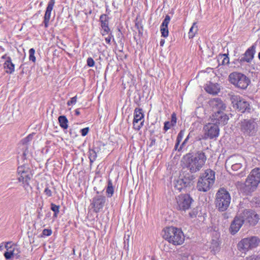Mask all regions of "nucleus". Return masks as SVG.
I'll list each match as a JSON object with an SVG mask.
<instances>
[{
    "instance_id": "45",
    "label": "nucleus",
    "mask_w": 260,
    "mask_h": 260,
    "mask_svg": "<svg viewBox=\"0 0 260 260\" xmlns=\"http://www.w3.org/2000/svg\"><path fill=\"white\" fill-rule=\"evenodd\" d=\"M173 126L170 121H166L164 123V129L165 132H167Z\"/></svg>"
},
{
    "instance_id": "9",
    "label": "nucleus",
    "mask_w": 260,
    "mask_h": 260,
    "mask_svg": "<svg viewBox=\"0 0 260 260\" xmlns=\"http://www.w3.org/2000/svg\"><path fill=\"white\" fill-rule=\"evenodd\" d=\"M259 242V239L256 236H251L242 239L238 244L239 251L244 252L256 247Z\"/></svg>"
},
{
    "instance_id": "13",
    "label": "nucleus",
    "mask_w": 260,
    "mask_h": 260,
    "mask_svg": "<svg viewBox=\"0 0 260 260\" xmlns=\"http://www.w3.org/2000/svg\"><path fill=\"white\" fill-rule=\"evenodd\" d=\"M177 208L179 210L185 211L190 207L193 201L192 198L188 194H181L176 198Z\"/></svg>"
},
{
    "instance_id": "12",
    "label": "nucleus",
    "mask_w": 260,
    "mask_h": 260,
    "mask_svg": "<svg viewBox=\"0 0 260 260\" xmlns=\"http://www.w3.org/2000/svg\"><path fill=\"white\" fill-rule=\"evenodd\" d=\"M7 251L4 253V256L7 260L12 257L18 258L20 257V248L16 244H12L11 242H7L5 245Z\"/></svg>"
},
{
    "instance_id": "35",
    "label": "nucleus",
    "mask_w": 260,
    "mask_h": 260,
    "mask_svg": "<svg viewBox=\"0 0 260 260\" xmlns=\"http://www.w3.org/2000/svg\"><path fill=\"white\" fill-rule=\"evenodd\" d=\"M35 50L34 48H31L29 50V59L32 62L36 61V57L35 56Z\"/></svg>"
},
{
    "instance_id": "37",
    "label": "nucleus",
    "mask_w": 260,
    "mask_h": 260,
    "mask_svg": "<svg viewBox=\"0 0 260 260\" xmlns=\"http://www.w3.org/2000/svg\"><path fill=\"white\" fill-rule=\"evenodd\" d=\"M199 213V209L198 208H193L189 213L190 217L193 218L197 217Z\"/></svg>"
},
{
    "instance_id": "31",
    "label": "nucleus",
    "mask_w": 260,
    "mask_h": 260,
    "mask_svg": "<svg viewBox=\"0 0 260 260\" xmlns=\"http://www.w3.org/2000/svg\"><path fill=\"white\" fill-rule=\"evenodd\" d=\"M198 31V26L197 25V23L194 22L189 29L188 32V36L189 38H192L196 35Z\"/></svg>"
},
{
    "instance_id": "22",
    "label": "nucleus",
    "mask_w": 260,
    "mask_h": 260,
    "mask_svg": "<svg viewBox=\"0 0 260 260\" xmlns=\"http://www.w3.org/2000/svg\"><path fill=\"white\" fill-rule=\"evenodd\" d=\"M55 3V0H50L48 3L47 7L46 9L45 15L44 17V24L45 28H47L49 26V22L50 19L51 12Z\"/></svg>"
},
{
    "instance_id": "56",
    "label": "nucleus",
    "mask_w": 260,
    "mask_h": 260,
    "mask_svg": "<svg viewBox=\"0 0 260 260\" xmlns=\"http://www.w3.org/2000/svg\"><path fill=\"white\" fill-rule=\"evenodd\" d=\"M80 114V112L79 111V109H77L75 110V114L76 115H79Z\"/></svg>"
},
{
    "instance_id": "8",
    "label": "nucleus",
    "mask_w": 260,
    "mask_h": 260,
    "mask_svg": "<svg viewBox=\"0 0 260 260\" xmlns=\"http://www.w3.org/2000/svg\"><path fill=\"white\" fill-rule=\"evenodd\" d=\"M244 222L249 226L256 225L260 219L259 215L252 209H243L239 211Z\"/></svg>"
},
{
    "instance_id": "48",
    "label": "nucleus",
    "mask_w": 260,
    "mask_h": 260,
    "mask_svg": "<svg viewBox=\"0 0 260 260\" xmlns=\"http://www.w3.org/2000/svg\"><path fill=\"white\" fill-rule=\"evenodd\" d=\"M176 114L174 113L172 114L171 116V121L170 123L174 126L176 123Z\"/></svg>"
},
{
    "instance_id": "25",
    "label": "nucleus",
    "mask_w": 260,
    "mask_h": 260,
    "mask_svg": "<svg viewBox=\"0 0 260 260\" xmlns=\"http://www.w3.org/2000/svg\"><path fill=\"white\" fill-rule=\"evenodd\" d=\"M4 67L6 69V72L8 74H11L14 72L15 65L12 62L11 57H7V60L4 64Z\"/></svg>"
},
{
    "instance_id": "58",
    "label": "nucleus",
    "mask_w": 260,
    "mask_h": 260,
    "mask_svg": "<svg viewBox=\"0 0 260 260\" xmlns=\"http://www.w3.org/2000/svg\"><path fill=\"white\" fill-rule=\"evenodd\" d=\"M7 57H10V56H7V54H5L2 57V59H6L7 60Z\"/></svg>"
},
{
    "instance_id": "20",
    "label": "nucleus",
    "mask_w": 260,
    "mask_h": 260,
    "mask_svg": "<svg viewBox=\"0 0 260 260\" xmlns=\"http://www.w3.org/2000/svg\"><path fill=\"white\" fill-rule=\"evenodd\" d=\"M244 223L242 216L239 211L231 223L230 226L231 233L233 235L237 233Z\"/></svg>"
},
{
    "instance_id": "63",
    "label": "nucleus",
    "mask_w": 260,
    "mask_h": 260,
    "mask_svg": "<svg viewBox=\"0 0 260 260\" xmlns=\"http://www.w3.org/2000/svg\"><path fill=\"white\" fill-rule=\"evenodd\" d=\"M151 260H156L154 257H152Z\"/></svg>"
},
{
    "instance_id": "60",
    "label": "nucleus",
    "mask_w": 260,
    "mask_h": 260,
    "mask_svg": "<svg viewBox=\"0 0 260 260\" xmlns=\"http://www.w3.org/2000/svg\"><path fill=\"white\" fill-rule=\"evenodd\" d=\"M178 145H179V144H177V142H176V144H175V148H176V149H177V147H178Z\"/></svg>"
},
{
    "instance_id": "16",
    "label": "nucleus",
    "mask_w": 260,
    "mask_h": 260,
    "mask_svg": "<svg viewBox=\"0 0 260 260\" xmlns=\"http://www.w3.org/2000/svg\"><path fill=\"white\" fill-rule=\"evenodd\" d=\"M106 200V197L102 195H97L93 198L91 205L94 212L98 213L103 208Z\"/></svg>"
},
{
    "instance_id": "17",
    "label": "nucleus",
    "mask_w": 260,
    "mask_h": 260,
    "mask_svg": "<svg viewBox=\"0 0 260 260\" xmlns=\"http://www.w3.org/2000/svg\"><path fill=\"white\" fill-rule=\"evenodd\" d=\"M211 120L215 124L224 125L228 123L229 117L223 111L215 112L212 115Z\"/></svg>"
},
{
    "instance_id": "57",
    "label": "nucleus",
    "mask_w": 260,
    "mask_h": 260,
    "mask_svg": "<svg viewBox=\"0 0 260 260\" xmlns=\"http://www.w3.org/2000/svg\"><path fill=\"white\" fill-rule=\"evenodd\" d=\"M165 40H164V39H161V41H160V45L161 46H163V45H164V44H165Z\"/></svg>"
},
{
    "instance_id": "36",
    "label": "nucleus",
    "mask_w": 260,
    "mask_h": 260,
    "mask_svg": "<svg viewBox=\"0 0 260 260\" xmlns=\"http://www.w3.org/2000/svg\"><path fill=\"white\" fill-rule=\"evenodd\" d=\"M171 20V17L169 15H167L165 17V19L163 20L162 23H161L160 26H162L163 27H168V24L170 23Z\"/></svg>"
},
{
    "instance_id": "3",
    "label": "nucleus",
    "mask_w": 260,
    "mask_h": 260,
    "mask_svg": "<svg viewBox=\"0 0 260 260\" xmlns=\"http://www.w3.org/2000/svg\"><path fill=\"white\" fill-rule=\"evenodd\" d=\"M215 172L210 169L201 173L197 184V190L204 192L210 190L215 183Z\"/></svg>"
},
{
    "instance_id": "46",
    "label": "nucleus",
    "mask_w": 260,
    "mask_h": 260,
    "mask_svg": "<svg viewBox=\"0 0 260 260\" xmlns=\"http://www.w3.org/2000/svg\"><path fill=\"white\" fill-rule=\"evenodd\" d=\"M108 34V36L105 38V41L107 44L110 45L112 39L113 38V35L111 31Z\"/></svg>"
},
{
    "instance_id": "61",
    "label": "nucleus",
    "mask_w": 260,
    "mask_h": 260,
    "mask_svg": "<svg viewBox=\"0 0 260 260\" xmlns=\"http://www.w3.org/2000/svg\"><path fill=\"white\" fill-rule=\"evenodd\" d=\"M112 41H113L114 43H116V42H115V39H114V37H113V38H112Z\"/></svg>"
},
{
    "instance_id": "7",
    "label": "nucleus",
    "mask_w": 260,
    "mask_h": 260,
    "mask_svg": "<svg viewBox=\"0 0 260 260\" xmlns=\"http://www.w3.org/2000/svg\"><path fill=\"white\" fill-rule=\"evenodd\" d=\"M229 79L231 84L242 89H246L250 82L247 77L239 72L231 73L229 76Z\"/></svg>"
},
{
    "instance_id": "59",
    "label": "nucleus",
    "mask_w": 260,
    "mask_h": 260,
    "mask_svg": "<svg viewBox=\"0 0 260 260\" xmlns=\"http://www.w3.org/2000/svg\"><path fill=\"white\" fill-rule=\"evenodd\" d=\"M112 6H113L114 8H116V7H115V2H113L112 3Z\"/></svg>"
},
{
    "instance_id": "34",
    "label": "nucleus",
    "mask_w": 260,
    "mask_h": 260,
    "mask_svg": "<svg viewBox=\"0 0 260 260\" xmlns=\"http://www.w3.org/2000/svg\"><path fill=\"white\" fill-rule=\"evenodd\" d=\"M160 32L161 34V36L166 38L169 35V30L168 27H163L162 26H160Z\"/></svg>"
},
{
    "instance_id": "41",
    "label": "nucleus",
    "mask_w": 260,
    "mask_h": 260,
    "mask_svg": "<svg viewBox=\"0 0 260 260\" xmlns=\"http://www.w3.org/2000/svg\"><path fill=\"white\" fill-rule=\"evenodd\" d=\"M33 135L32 134H29L27 137L24 138L22 140L21 142L23 144H27L30 141L32 140Z\"/></svg>"
},
{
    "instance_id": "2",
    "label": "nucleus",
    "mask_w": 260,
    "mask_h": 260,
    "mask_svg": "<svg viewBox=\"0 0 260 260\" xmlns=\"http://www.w3.org/2000/svg\"><path fill=\"white\" fill-rule=\"evenodd\" d=\"M260 183V168H255L250 172L244 183H237V186L241 192L245 195H251Z\"/></svg>"
},
{
    "instance_id": "47",
    "label": "nucleus",
    "mask_w": 260,
    "mask_h": 260,
    "mask_svg": "<svg viewBox=\"0 0 260 260\" xmlns=\"http://www.w3.org/2000/svg\"><path fill=\"white\" fill-rule=\"evenodd\" d=\"M242 167V163H239V164L235 165L234 166L231 167L233 171H238Z\"/></svg>"
},
{
    "instance_id": "19",
    "label": "nucleus",
    "mask_w": 260,
    "mask_h": 260,
    "mask_svg": "<svg viewBox=\"0 0 260 260\" xmlns=\"http://www.w3.org/2000/svg\"><path fill=\"white\" fill-rule=\"evenodd\" d=\"M32 176L31 173L29 171H26L18 177V181L22 183L23 187L27 192H28L29 190L32 189L29 183V181L31 180Z\"/></svg>"
},
{
    "instance_id": "33",
    "label": "nucleus",
    "mask_w": 260,
    "mask_h": 260,
    "mask_svg": "<svg viewBox=\"0 0 260 260\" xmlns=\"http://www.w3.org/2000/svg\"><path fill=\"white\" fill-rule=\"evenodd\" d=\"M59 206L56 205L53 203L51 204V209L54 212L53 216L54 217H57V215L59 212Z\"/></svg>"
},
{
    "instance_id": "29",
    "label": "nucleus",
    "mask_w": 260,
    "mask_h": 260,
    "mask_svg": "<svg viewBox=\"0 0 260 260\" xmlns=\"http://www.w3.org/2000/svg\"><path fill=\"white\" fill-rule=\"evenodd\" d=\"M114 187L113 186L112 182L111 180H109L108 182V186L106 188V193L108 198L111 197L114 193Z\"/></svg>"
},
{
    "instance_id": "49",
    "label": "nucleus",
    "mask_w": 260,
    "mask_h": 260,
    "mask_svg": "<svg viewBox=\"0 0 260 260\" xmlns=\"http://www.w3.org/2000/svg\"><path fill=\"white\" fill-rule=\"evenodd\" d=\"M89 131V128L88 127L82 128L81 130V135L82 136H85L86 135H87Z\"/></svg>"
},
{
    "instance_id": "62",
    "label": "nucleus",
    "mask_w": 260,
    "mask_h": 260,
    "mask_svg": "<svg viewBox=\"0 0 260 260\" xmlns=\"http://www.w3.org/2000/svg\"><path fill=\"white\" fill-rule=\"evenodd\" d=\"M258 59H259V60H260V52H259L258 53Z\"/></svg>"
},
{
    "instance_id": "28",
    "label": "nucleus",
    "mask_w": 260,
    "mask_h": 260,
    "mask_svg": "<svg viewBox=\"0 0 260 260\" xmlns=\"http://www.w3.org/2000/svg\"><path fill=\"white\" fill-rule=\"evenodd\" d=\"M58 122L61 127L63 129H67L68 127V120L64 115H61L58 117Z\"/></svg>"
},
{
    "instance_id": "53",
    "label": "nucleus",
    "mask_w": 260,
    "mask_h": 260,
    "mask_svg": "<svg viewBox=\"0 0 260 260\" xmlns=\"http://www.w3.org/2000/svg\"><path fill=\"white\" fill-rule=\"evenodd\" d=\"M189 136H190V134H188V135L187 136L186 139L184 140V141H183V142L181 144L180 148H181L182 147H183L187 143V141H188V139L189 138Z\"/></svg>"
},
{
    "instance_id": "27",
    "label": "nucleus",
    "mask_w": 260,
    "mask_h": 260,
    "mask_svg": "<svg viewBox=\"0 0 260 260\" xmlns=\"http://www.w3.org/2000/svg\"><path fill=\"white\" fill-rule=\"evenodd\" d=\"M188 184V182L184 181L183 179H179L176 181L175 188L179 191H181L183 188L187 186Z\"/></svg>"
},
{
    "instance_id": "21",
    "label": "nucleus",
    "mask_w": 260,
    "mask_h": 260,
    "mask_svg": "<svg viewBox=\"0 0 260 260\" xmlns=\"http://www.w3.org/2000/svg\"><path fill=\"white\" fill-rule=\"evenodd\" d=\"M109 19L110 18L105 14H102L100 17L99 21L102 28L101 33L102 36L108 35L111 31L109 26Z\"/></svg>"
},
{
    "instance_id": "32",
    "label": "nucleus",
    "mask_w": 260,
    "mask_h": 260,
    "mask_svg": "<svg viewBox=\"0 0 260 260\" xmlns=\"http://www.w3.org/2000/svg\"><path fill=\"white\" fill-rule=\"evenodd\" d=\"M235 158L236 156H232L229 157L225 161V166L232 167L234 166L235 165Z\"/></svg>"
},
{
    "instance_id": "39",
    "label": "nucleus",
    "mask_w": 260,
    "mask_h": 260,
    "mask_svg": "<svg viewBox=\"0 0 260 260\" xmlns=\"http://www.w3.org/2000/svg\"><path fill=\"white\" fill-rule=\"evenodd\" d=\"M135 26L137 27L139 34L142 35L143 34V25L139 21L136 22Z\"/></svg>"
},
{
    "instance_id": "44",
    "label": "nucleus",
    "mask_w": 260,
    "mask_h": 260,
    "mask_svg": "<svg viewBox=\"0 0 260 260\" xmlns=\"http://www.w3.org/2000/svg\"><path fill=\"white\" fill-rule=\"evenodd\" d=\"M52 230L51 229H44L42 232V236H49L52 234Z\"/></svg>"
},
{
    "instance_id": "50",
    "label": "nucleus",
    "mask_w": 260,
    "mask_h": 260,
    "mask_svg": "<svg viewBox=\"0 0 260 260\" xmlns=\"http://www.w3.org/2000/svg\"><path fill=\"white\" fill-rule=\"evenodd\" d=\"M27 170H25V169L23 166H20L17 169V172L18 174V175H20L22 173H24Z\"/></svg>"
},
{
    "instance_id": "15",
    "label": "nucleus",
    "mask_w": 260,
    "mask_h": 260,
    "mask_svg": "<svg viewBox=\"0 0 260 260\" xmlns=\"http://www.w3.org/2000/svg\"><path fill=\"white\" fill-rule=\"evenodd\" d=\"M144 114L142 110L136 108L134 111V117L133 120V127L137 131H139L143 126L144 124Z\"/></svg>"
},
{
    "instance_id": "6",
    "label": "nucleus",
    "mask_w": 260,
    "mask_h": 260,
    "mask_svg": "<svg viewBox=\"0 0 260 260\" xmlns=\"http://www.w3.org/2000/svg\"><path fill=\"white\" fill-rule=\"evenodd\" d=\"M231 196L224 188H220L216 194L215 205L220 211H225L231 203Z\"/></svg>"
},
{
    "instance_id": "11",
    "label": "nucleus",
    "mask_w": 260,
    "mask_h": 260,
    "mask_svg": "<svg viewBox=\"0 0 260 260\" xmlns=\"http://www.w3.org/2000/svg\"><path fill=\"white\" fill-rule=\"evenodd\" d=\"M256 53V45L253 44L249 47L237 59V62L241 65L245 63H251L253 60Z\"/></svg>"
},
{
    "instance_id": "42",
    "label": "nucleus",
    "mask_w": 260,
    "mask_h": 260,
    "mask_svg": "<svg viewBox=\"0 0 260 260\" xmlns=\"http://www.w3.org/2000/svg\"><path fill=\"white\" fill-rule=\"evenodd\" d=\"M95 62L92 57H88L87 59V64L89 67H92L94 66Z\"/></svg>"
},
{
    "instance_id": "14",
    "label": "nucleus",
    "mask_w": 260,
    "mask_h": 260,
    "mask_svg": "<svg viewBox=\"0 0 260 260\" xmlns=\"http://www.w3.org/2000/svg\"><path fill=\"white\" fill-rule=\"evenodd\" d=\"M205 138L213 139L219 135V128L217 124L214 123H208L204 127Z\"/></svg>"
},
{
    "instance_id": "43",
    "label": "nucleus",
    "mask_w": 260,
    "mask_h": 260,
    "mask_svg": "<svg viewBox=\"0 0 260 260\" xmlns=\"http://www.w3.org/2000/svg\"><path fill=\"white\" fill-rule=\"evenodd\" d=\"M77 96H75L73 98H72L70 100H69L68 102H67V105L68 106H71L72 105H75L76 102H77Z\"/></svg>"
},
{
    "instance_id": "54",
    "label": "nucleus",
    "mask_w": 260,
    "mask_h": 260,
    "mask_svg": "<svg viewBox=\"0 0 260 260\" xmlns=\"http://www.w3.org/2000/svg\"><path fill=\"white\" fill-rule=\"evenodd\" d=\"M106 12L107 13L106 15L108 16L111 13V10L109 9V6L108 5H106Z\"/></svg>"
},
{
    "instance_id": "5",
    "label": "nucleus",
    "mask_w": 260,
    "mask_h": 260,
    "mask_svg": "<svg viewBox=\"0 0 260 260\" xmlns=\"http://www.w3.org/2000/svg\"><path fill=\"white\" fill-rule=\"evenodd\" d=\"M238 127L241 135L249 138L256 135L258 125L253 119H243L239 123Z\"/></svg>"
},
{
    "instance_id": "38",
    "label": "nucleus",
    "mask_w": 260,
    "mask_h": 260,
    "mask_svg": "<svg viewBox=\"0 0 260 260\" xmlns=\"http://www.w3.org/2000/svg\"><path fill=\"white\" fill-rule=\"evenodd\" d=\"M184 135V131L181 130L178 134L176 141H177V144H179L180 142L182 141Z\"/></svg>"
},
{
    "instance_id": "30",
    "label": "nucleus",
    "mask_w": 260,
    "mask_h": 260,
    "mask_svg": "<svg viewBox=\"0 0 260 260\" xmlns=\"http://www.w3.org/2000/svg\"><path fill=\"white\" fill-rule=\"evenodd\" d=\"M221 60V64L226 65L229 63V58L226 54H220L218 57V61Z\"/></svg>"
},
{
    "instance_id": "23",
    "label": "nucleus",
    "mask_w": 260,
    "mask_h": 260,
    "mask_svg": "<svg viewBox=\"0 0 260 260\" xmlns=\"http://www.w3.org/2000/svg\"><path fill=\"white\" fill-rule=\"evenodd\" d=\"M215 238H213L211 241L209 247L210 251L214 254L219 252L220 249V242L219 240V238L220 237L219 234L215 232Z\"/></svg>"
},
{
    "instance_id": "24",
    "label": "nucleus",
    "mask_w": 260,
    "mask_h": 260,
    "mask_svg": "<svg viewBox=\"0 0 260 260\" xmlns=\"http://www.w3.org/2000/svg\"><path fill=\"white\" fill-rule=\"evenodd\" d=\"M219 85L217 83L210 82L205 87V90L208 93L211 94H217L220 91Z\"/></svg>"
},
{
    "instance_id": "1",
    "label": "nucleus",
    "mask_w": 260,
    "mask_h": 260,
    "mask_svg": "<svg viewBox=\"0 0 260 260\" xmlns=\"http://www.w3.org/2000/svg\"><path fill=\"white\" fill-rule=\"evenodd\" d=\"M207 156L203 151H198L194 154L187 153L182 158L184 166L191 173L199 172L205 165Z\"/></svg>"
},
{
    "instance_id": "4",
    "label": "nucleus",
    "mask_w": 260,
    "mask_h": 260,
    "mask_svg": "<svg viewBox=\"0 0 260 260\" xmlns=\"http://www.w3.org/2000/svg\"><path fill=\"white\" fill-rule=\"evenodd\" d=\"M163 238L174 245H181L185 240V236L180 228L174 226L167 227L163 230Z\"/></svg>"
},
{
    "instance_id": "51",
    "label": "nucleus",
    "mask_w": 260,
    "mask_h": 260,
    "mask_svg": "<svg viewBox=\"0 0 260 260\" xmlns=\"http://www.w3.org/2000/svg\"><path fill=\"white\" fill-rule=\"evenodd\" d=\"M44 193L48 197L52 196V191L48 187L45 188Z\"/></svg>"
},
{
    "instance_id": "40",
    "label": "nucleus",
    "mask_w": 260,
    "mask_h": 260,
    "mask_svg": "<svg viewBox=\"0 0 260 260\" xmlns=\"http://www.w3.org/2000/svg\"><path fill=\"white\" fill-rule=\"evenodd\" d=\"M245 260H260V256L256 254H253L246 257Z\"/></svg>"
},
{
    "instance_id": "10",
    "label": "nucleus",
    "mask_w": 260,
    "mask_h": 260,
    "mask_svg": "<svg viewBox=\"0 0 260 260\" xmlns=\"http://www.w3.org/2000/svg\"><path fill=\"white\" fill-rule=\"evenodd\" d=\"M230 100L234 108L238 111L244 113L249 112L250 105L249 103L239 95H231Z\"/></svg>"
},
{
    "instance_id": "18",
    "label": "nucleus",
    "mask_w": 260,
    "mask_h": 260,
    "mask_svg": "<svg viewBox=\"0 0 260 260\" xmlns=\"http://www.w3.org/2000/svg\"><path fill=\"white\" fill-rule=\"evenodd\" d=\"M209 104L214 113L224 111L226 108L225 104L218 98L211 99Z\"/></svg>"
},
{
    "instance_id": "52",
    "label": "nucleus",
    "mask_w": 260,
    "mask_h": 260,
    "mask_svg": "<svg viewBox=\"0 0 260 260\" xmlns=\"http://www.w3.org/2000/svg\"><path fill=\"white\" fill-rule=\"evenodd\" d=\"M242 160H243V158L241 157L236 156L235 165L239 164V163H241V161Z\"/></svg>"
},
{
    "instance_id": "26",
    "label": "nucleus",
    "mask_w": 260,
    "mask_h": 260,
    "mask_svg": "<svg viewBox=\"0 0 260 260\" xmlns=\"http://www.w3.org/2000/svg\"><path fill=\"white\" fill-rule=\"evenodd\" d=\"M99 151V148L98 147H93L92 149H89L88 157L90 160V164H92L95 160L97 157V153Z\"/></svg>"
},
{
    "instance_id": "55",
    "label": "nucleus",
    "mask_w": 260,
    "mask_h": 260,
    "mask_svg": "<svg viewBox=\"0 0 260 260\" xmlns=\"http://www.w3.org/2000/svg\"><path fill=\"white\" fill-rule=\"evenodd\" d=\"M155 143V139H152L151 140L150 146H152V145H154Z\"/></svg>"
}]
</instances>
